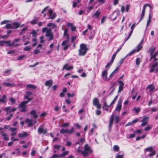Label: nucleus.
I'll use <instances>...</instances> for the list:
<instances>
[{
  "label": "nucleus",
  "instance_id": "nucleus-1",
  "mask_svg": "<svg viewBox=\"0 0 158 158\" xmlns=\"http://www.w3.org/2000/svg\"><path fill=\"white\" fill-rule=\"evenodd\" d=\"M80 146L78 147V149H77L78 152H81L83 156H85L88 155L91 153L93 152V150L90 148L89 145L87 144H85L84 147V150L81 151L79 149Z\"/></svg>",
  "mask_w": 158,
  "mask_h": 158
},
{
  "label": "nucleus",
  "instance_id": "nucleus-2",
  "mask_svg": "<svg viewBox=\"0 0 158 158\" xmlns=\"http://www.w3.org/2000/svg\"><path fill=\"white\" fill-rule=\"evenodd\" d=\"M42 32L43 33H46V36L49 37V40H51L53 38V35L52 32L51 28H48L47 27H44L42 29Z\"/></svg>",
  "mask_w": 158,
  "mask_h": 158
},
{
  "label": "nucleus",
  "instance_id": "nucleus-3",
  "mask_svg": "<svg viewBox=\"0 0 158 158\" xmlns=\"http://www.w3.org/2000/svg\"><path fill=\"white\" fill-rule=\"evenodd\" d=\"M88 48L86 44H82L80 45V48L79 50L78 55L80 56H84L86 54Z\"/></svg>",
  "mask_w": 158,
  "mask_h": 158
},
{
  "label": "nucleus",
  "instance_id": "nucleus-4",
  "mask_svg": "<svg viewBox=\"0 0 158 158\" xmlns=\"http://www.w3.org/2000/svg\"><path fill=\"white\" fill-rule=\"evenodd\" d=\"M119 117L117 115L114 114H112L111 116L109 122V127L110 128L112 125L114 120L115 123H118L119 121Z\"/></svg>",
  "mask_w": 158,
  "mask_h": 158
},
{
  "label": "nucleus",
  "instance_id": "nucleus-5",
  "mask_svg": "<svg viewBox=\"0 0 158 158\" xmlns=\"http://www.w3.org/2000/svg\"><path fill=\"white\" fill-rule=\"evenodd\" d=\"M74 129L73 127H72L70 130L67 129H61L60 131V132L61 134L68 133L71 134L74 133Z\"/></svg>",
  "mask_w": 158,
  "mask_h": 158
},
{
  "label": "nucleus",
  "instance_id": "nucleus-6",
  "mask_svg": "<svg viewBox=\"0 0 158 158\" xmlns=\"http://www.w3.org/2000/svg\"><path fill=\"white\" fill-rule=\"evenodd\" d=\"M48 15L49 16V18L48 19H54L56 17V14L54 13L51 9H49L48 10Z\"/></svg>",
  "mask_w": 158,
  "mask_h": 158
},
{
  "label": "nucleus",
  "instance_id": "nucleus-7",
  "mask_svg": "<svg viewBox=\"0 0 158 158\" xmlns=\"http://www.w3.org/2000/svg\"><path fill=\"white\" fill-rule=\"evenodd\" d=\"M156 49V47H152L150 48L149 50V52L151 56L150 61H151L153 57H156V52L154 53V52Z\"/></svg>",
  "mask_w": 158,
  "mask_h": 158
},
{
  "label": "nucleus",
  "instance_id": "nucleus-8",
  "mask_svg": "<svg viewBox=\"0 0 158 158\" xmlns=\"http://www.w3.org/2000/svg\"><path fill=\"white\" fill-rule=\"evenodd\" d=\"M69 39H67L66 40L64 41L62 43L61 45L64 46L63 49L64 50H65L67 49L70 46L69 43Z\"/></svg>",
  "mask_w": 158,
  "mask_h": 158
},
{
  "label": "nucleus",
  "instance_id": "nucleus-9",
  "mask_svg": "<svg viewBox=\"0 0 158 158\" xmlns=\"http://www.w3.org/2000/svg\"><path fill=\"white\" fill-rule=\"evenodd\" d=\"M93 104L96 107L97 109H99L101 107V105L99 103V100L96 98H94L93 99Z\"/></svg>",
  "mask_w": 158,
  "mask_h": 158
},
{
  "label": "nucleus",
  "instance_id": "nucleus-10",
  "mask_svg": "<svg viewBox=\"0 0 158 158\" xmlns=\"http://www.w3.org/2000/svg\"><path fill=\"white\" fill-rule=\"evenodd\" d=\"M122 100L121 98L119 99L116 106L115 109V110L119 112L122 108Z\"/></svg>",
  "mask_w": 158,
  "mask_h": 158
},
{
  "label": "nucleus",
  "instance_id": "nucleus-11",
  "mask_svg": "<svg viewBox=\"0 0 158 158\" xmlns=\"http://www.w3.org/2000/svg\"><path fill=\"white\" fill-rule=\"evenodd\" d=\"M38 132L39 134H45L47 133V131L46 129L44 128V126L42 125L40 126L38 128Z\"/></svg>",
  "mask_w": 158,
  "mask_h": 158
},
{
  "label": "nucleus",
  "instance_id": "nucleus-12",
  "mask_svg": "<svg viewBox=\"0 0 158 158\" xmlns=\"http://www.w3.org/2000/svg\"><path fill=\"white\" fill-rule=\"evenodd\" d=\"M107 73L108 72L107 70L104 71L102 73V79L105 81H108L110 80V78L107 77Z\"/></svg>",
  "mask_w": 158,
  "mask_h": 158
},
{
  "label": "nucleus",
  "instance_id": "nucleus-13",
  "mask_svg": "<svg viewBox=\"0 0 158 158\" xmlns=\"http://www.w3.org/2000/svg\"><path fill=\"white\" fill-rule=\"evenodd\" d=\"M26 95L24 96L25 99H27L28 102H30L33 99V98H29V96L32 94V93L30 91H27L26 92Z\"/></svg>",
  "mask_w": 158,
  "mask_h": 158
},
{
  "label": "nucleus",
  "instance_id": "nucleus-14",
  "mask_svg": "<svg viewBox=\"0 0 158 158\" xmlns=\"http://www.w3.org/2000/svg\"><path fill=\"white\" fill-rule=\"evenodd\" d=\"M25 122L27 123V126L28 127H31L33 125L32 120L28 118H26L25 121Z\"/></svg>",
  "mask_w": 158,
  "mask_h": 158
},
{
  "label": "nucleus",
  "instance_id": "nucleus-15",
  "mask_svg": "<svg viewBox=\"0 0 158 158\" xmlns=\"http://www.w3.org/2000/svg\"><path fill=\"white\" fill-rule=\"evenodd\" d=\"M52 84L53 81L51 79L47 81L45 83V85L48 87V89L52 86Z\"/></svg>",
  "mask_w": 158,
  "mask_h": 158
},
{
  "label": "nucleus",
  "instance_id": "nucleus-16",
  "mask_svg": "<svg viewBox=\"0 0 158 158\" xmlns=\"http://www.w3.org/2000/svg\"><path fill=\"white\" fill-rule=\"evenodd\" d=\"M73 67L72 66H69L68 64H65L64 65L63 68V70L66 69L68 70L72 69Z\"/></svg>",
  "mask_w": 158,
  "mask_h": 158
},
{
  "label": "nucleus",
  "instance_id": "nucleus-17",
  "mask_svg": "<svg viewBox=\"0 0 158 158\" xmlns=\"http://www.w3.org/2000/svg\"><path fill=\"white\" fill-rule=\"evenodd\" d=\"M28 136V134L26 132H23L22 133H19L18 135V136L20 138L27 137Z\"/></svg>",
  "mask_w": 158,
  "mask_h": 158
},
{
  "label": "nucleus",
  "instance_id": "nucleus-18",
  "mask_svg": "<svg viewBox=\"0 0 158 158\" xmlns=\"http://www.w3.org/2000/svg\"><path fill=\"white\" fill-rule=\"evenodd\" d=\"M158 63L156 62L153 64L150 70V73H152L155 70L156 67L158 65Z\"/></svg>",
  "mask_w": 158,
  "mask_h": 158
},
{
  "label": "nucleus",
  "instance_id": "nucleus-19",
  "mask_svg": "<svg viewBox=\"0 0 158 158\" xmlns=\"http://www.w3.org/2000/svg\"><path fill=\"white\" fill-rule=\"evenodd\" d=\"M155 87L153 84H150L148 85L146 88V89H148L150 92H152L154 89Z\"/></svg>",
  "mask_w": 158,
  "mask_h": 158
},
{
  "label": "nucleus",
  "instance_id": "nucleus-20",
  "mask_svg": "<svg viewBox=\"0 0 158 158\" xmlns=\"http://www.w3.org/2000/svg\"><path fill=\"white\" fill-rule=\"evenodd\" d=\"M20 23H19L14 22L12 23V27L13 29H15L20 27Z\"/></svg>",
  "mask_w": 158,
  "mask_h": 158
},
{
  "label": "nucleus",
  "instance_id": "nucleus-21",
  "mask_svg": "<svg viewBox=\"0 0 158 158\" xmlns=\"http://www.w3.org/2000/svg\"><path fill=\"white\" fill-rule=\"evenodd\" d=\"M135 23L131 26V31L130 32V33H129L128 37H127V39L126 40V41H127L129 38L131 36V34L133 32V29L135 27Z\"/></svg>",
  "mask_w": 158,
  "mask_h": 158
},
{
  "label": "nucleus",
  "instance_id": "nucleus-22",
  "mask_svg": "<svg viewBox=\"0 0 158 158\" xmlns=\"http://www.w3.org/2000/svg\"><path fill=\"white\" fill-rule=\"evenodd\" d=\"M4 109L5 110L8 112H14L16 110V108H13L11 109L10 107L8 106L6 107Z\"/></svg>",
  "mask_w": 158,
  "mask_h": 158
},
{
  "label": "nucleus",
  "instance_id": "nucleus-23",
  "mask_svg": "<svg viewBox=\"0 0 158 158\" xmlns=\"http://www.w3.org/2000/svg\"><path fill=\"white\" fill-rule=\"evenodd\" d=\"M28 101H24L22 102L19 105V108H23V107H26V105L27 104L28 102Z\"/></svg>",
  "mask_w": 158,
  "mask_h": 158
},
{
  "label": "nucleus",
  "instance_id": "nucleus-24",
  "mask_svg": "<svg viewBox=\"0 0 158 158\" xmlns=\"http://www.w3.org/2000/svg\"><path fill=\"white\" fill-rule=\"evenodd\" d=\"M119 85V91H121L123 89V87L124 85V83L121 81H118Z\"/></svg>",
  "mask_w": 158,
  "mask_h": 158
},
{
  "label": "nucleus",
  "instance_id": "nucleus-25",
  "mask_svg": "<svg viewBox=\"0 0 158 158\" xmlns=\"http://www.w3.org/2000/svg\"><path fill=\"white\" fill-rule=\"evenodd\" d=\"M2 136L3 137V139L5 140H8L9 139V137H8V135L6 133H4L3 131L1 132Z\"/></svg>",
  "mask_w": 158,
  "mask_h": 158
},
{
  "label": "nucleus",
  "instance_id": "nucleus-26",
  "mask_svg": "<svg viewBox=\"0 0 158 158\" xmlns=\"http://www.w3.org/2000/svg\"><path fill=\"white\" fill-rule=\"evenodd\" d=\"M101 12L100 10H97L94 14L92 15V17H95L96 18H98L99 15H100Z\"/></svg>",
  "mask_w": 158,
  "mask_h": 158
},
{
  "label": "nucleus",
  "instance_id": "nucleus-27",
  "mask_svg": "<svg viewBox=\"0 0 158 158\" xmlns=\"http://www.w3.org/2000/svg\"><path fill=\"white\" fill-rule=\"evenodd\" d=\"M30 114L33 115V117L34 118H37L38 116L36 114V111L34 110H32L30 112Z\"/></svg>",
  "mask_w": 158,
  "mask_h": 158
},
{
  "label": "nucleus",
  "instance_id": "nucleus-28",
  "mask_svg": "<svg viewBox=\"0 0 158 158\" xmlns=\"http://www.w3.org/2000/svg\"><path fill=\"white\" fill-rule=\"evenodd\" d=\"M6 96L5 95H3L2 96V98L0 99V102H2L3 103H6Z\"/></svg>",
  "mask_w": 158,
  "mask_h": 158
},
{
  "label": "nucleus",
  "instance_id": "nucleus-29",
  "mask_svg": "<svg viewBox=\"0 0 158 158\" xmlns=\"http://www.w3.org/2000/svg\"><path fill=\"white\" fill-rule=\"evenodd\" d=\"M118 67H117L116 69L114 70L110 75L109 77L110 78L113 77L114 75L116 72L118 71Z\"/></svg>",
  "mask_w": 158,
  "mask_h": 158
},
{
  "label": "nucleus",
  "instance_id": "nucleus-30",
  "mask_svg": "<svg viewBox=\"0 0 158 158\" xmlns=\"http://www.w3.org/2000/svg\"><path fill=\"white\" fill-rule=\"evenodd\" d=\"M47 26L49 27H52V29L56 27V25L54 23H49L47 24Z\"/></svg>",
  "mask_w": 158,
  "mask_h": 158
},
{
  "label": "nucleus",
  "instance_id": "nucleus-31",
  "mask_svg": "<svg viewBox=\"0 0 158 158\" xmlns=\"http://www.w3.org/2000/svg\"><path fill=\"white\" fill-rule=\"evenodd\" d=\"M26 87L27 88H32V89H35L37 88V87L36 86L31 84L27 85Z\"/></svg>",
  "mask_w": 158,
  "mask_h": 158
},
{
  "label": "nucleus",
  "instance_id": "nucleus-32",
  "mask_svg": "<svg viewBox=\"0 0 158 158\" xmlns=\"http://www.w3.org/2000/svg\"><path fill=\"white\" fill-rule=\"evenodd\" d=\"M68 30L67 29H65L64 31V36H66L67 39H69V35L67 33Z\"/></svg>",
  "mask_w": 158,
  "mask_h": 158
},
{
  "label": "nucleus",
  "instance_id": "nucleus-33",
  "mask_svg": "<svg viewBox=\"0 0 158 158\" xmlns=\"http://www.w3.org/2000/svg\"><path fill=\"white\" fill-rule=\"evenodd\" d=\"M151 19L152 17L151 16V14H150L149 15L148 19L147 21V26H148L149 25L151 21Z\"/></svg>",
  "mask_w": 158,
  "mask_h": 158
},
{
  "label": "nucleus",
  "instance_id": "nucleus-34",
  "mask_svg": "<svg viewBox=\"0 0 158 158\" xmlns=\"http://www.w3.org/2000/svg\"><path fill=\"white\" fill-rule=\"evenodd\" d=\"M30 34H32V36L33 37H36L37 35V33L35 30H32Z\"/></svg>",
  "mask_w": 158,
  "mask_h": 158
},
{
  "label": "nucleus",
  "instance_id": "nucleus-35",
  "mask_svg": "<svg viewBox=\"0 0 158 158\" xmlns=\"http://www.w3.org/2000/svg\"><path fill=\"white\" fill-rule=\"evenodd\" d=\"M60 147L61 145L58 144L55 145L53 147L54 149H56L57 150H58L60 148Z\"/></svg>",
  "mask_w": 158,
  "mask_h": 158
},
{
  "label": "nucleus",
  "instance_id": "nucleus-36",
  "mask_svg": "<svg viewBox=\"0 0 158 158\" xmlns=\"http://www.w3.org/2000/svg\"><path fill=\"white\" fill-rule=\"evenodd\" d=\"M153 148L152 147H151L146 148L145 149V151L146 152H152L153 151Z\"/></svg>",
  "mask_w": 158,
  "mask_h": 158
},
{
  "label": "nucleus",
  "instance_id": "nucleus-37",
  "mask_svg": "<svg viewBox=\"0 0 158 158\" xmlns=\"http://www.w3.org/2000/svg\"><path fill=\"white\" fill-rule=\"evenodd\" d=\"M5 27L7 29H13L12 24H7L6 25Z\"/></svg>",
  "mask_w": 158,
  "mask_h": 158
},
{
  "label": "nucleus",
  "instance_id": "nucleus-38",
  "mask_svg": "<svg viewBox=\"0 0 158 158\" xmlns=\"http://www.w3.org/2000/svg\"><path fill=\"white\" fill-rule=\"evenodd\" d=\"M103 106H106V107H110V105H108L107 104L106 101L105 99H104L103 100Z\"/></svg>",
  "mask_w": 158,
  "mask_h": 158
},
{
  "label": "nucleus",
  "instance_id": "nucleus-39",
  "mask_svg": "<svg viewBox=\"0 0 158 158\" xmlns=\"http://www.w3.org/2000/svg\"><path fill=\"white\" fill-rule=\"evenodd\" d=\"M69 125V123H65L61 125L60 126L61 127H67Z\"/></svg>",
  "mask_w": 158,
  "mask_h": 158
},
{
  "label": "nucleus",
  "instance_id": "nucleus-40",
  "mask_svg": "<svg viewBox=\"0 0 158 158\" xmlns=\"http://www.w3.org/2000/svg\"><path fill=\"white\" fill-rule=\"evenodd\" d=\"M152 128V126L148 125L147 127H145L144 130L145 131H148L150 130Z\"/></svg>",
  "mask_w": 158,
  "mask_h": 158
},
{
  "label": "nucleus",
  "instance_id": "nucleus-41",
  "mask_svg": "<svg viewBox=\"0 0 158 158\" xmlns=\"http://www.w3.org/2000/svg\"><path fill=\"white\" fill-rule=\"evenodd\" d=\"M140 63V59L138 57L136 59L135 63L136 65H138Z\"/></svg>",
  "mask_w": 158,
  "mask_h": 158
},
{
  "label": "nucleus",
  "instance_id": "nucleus-42",
  "mask_svg": "<svg viewBox=\"0 0 158 158\" xmlns=\"http://www.w3.org/2000/svg\"><path fill=\"white\" fill-rule=\"evenodd\" d=\"M118 96H116L114 98L113 100L112 101L111 103L110 104V106L111 105L114 104L115 103V102H116V100L118 98Z\"/></svg>",
  "mask_w": 158,
  "mask_h": 158
},
{
  "label": "nucleus",
  "instance_id": "nucleus-43",
  "mask_svg": "<svg viewBox=\"0 0 158 158\" xmlns=\"http://www.w3.org/2000/svg\"><path fill=\"white\" fill-rule=\"evenodd\" d=\"M53 157H55V158H58L62 157V156L61 154L57 155L56 154H54L53 155Z\"/></svg>",
  "mask_w": 158,
  "mask_h": 158
},
{
  "label": "nucleus",
  "instance_id": "nucleus-44",
  "mask_svg": "<svg viewBox=\"0 0 158 158\" xmlns=\"http://www.w3.org/2000/svg\"><path fill=\"white\" fill-rule=\"evenodd\" d=\"M67 95L69 97H73L75 96V94L74 92L72 94L69 93H68L67 94Z\"/></svg>",
  "mask_w": 158,
  "mask_h": 158
},
{
  "label": "nucleus",
  "instance_id": "nucleus-45",
  "mask_svg": "<svg viewBox=\"0 0 158 158\" xmlns=\"http://www.w3.org/2000/svg\"><path fill=\"white\" fill-rule=\"evenodd\" d=\"M4 84L6 86H14V84H10L9 83H7V82H5L4 83Z\"/></svg>",
  "mask_w": 158,
  "mask_h": 158
},
{
  "label": "nucleus",
  "instance_id": "nucleus-46",
  "mask_svg": "<svg viewBox=\"0 0 158 158\" xmlns=\"http://www.w3.org/2000/svg\"><path fill=\"white\" fill-rule=\"evenodd\" d=\"M31 49L30 47L28 46H26L24 48V50L25 51H29Z\"/></svg>",
  "mask_w": 158,
  "mask_h": 158
},
{
  "label": "nucleus",
  "instance_id": "nucleus-47",
  "mask_svg": "<svg viewBox=\"0 0 158 158\" xmlns=\"http://www.w3.org/2000/svg\"><path fill=\"white\" fill-rule=\"evenodd\" d=\"M37 22H38L37 19L33 20H32L31 22L30 23L31 24L34 25V24H36Z\"/></svg>",
  "mask_w": 158,
  "mask_h": 158
},
{
  "label": "nucleus",
  "instance_id": "nucleus-48",
  "mask_svg": "<svg viewBox=\"0 0 158 158\" xmlns=\"http://www.w3.org/2000/svg\"><path fill=\"white\" fill-rule=\"evenodd\" d=\"M69 153V151H66L61 154L62 157H63L68 155Z\"/></svg>",
  "mask_w": 158,
  "mask_h": 158
},
{
  "label": "nucleus",
  "instance_id": "nucleus-49",
  "mask_svg": "<svg viewBox=\"0 0 158 158\" xmlns=\"http://www.w3.org/2000/svg\"><path fill=\"white\" fill-rule=\"evenodd\" d=\"M149 118V117H145L144 118H143L141 122H147V121L148 119Z\"/></svg>",
  "mask_w": 158,
  "mask_h": 158
},
{
  "label": "nucleus",
  "instance_id": "nucleus-50",
  "mask_svg": "<svg viewBox=\"0 0 158 158\" xmlns=\"http://www.w3.org/2000/svg\"><path fill=\"white\" fill-rule=\"evenodd\" d=\"M144 14H145L144 12H143V11L142 12V13H141V15L139 21H140L143 19V18L144 17Z\"/></svg>",
  "mask_w": 158,
  "mask_h": 158
},
{
  "label": "nucleus",
  "instance_id": "nucleus-51",
  "mask_svg": "<svg viewBox=\"0 0 158 158\" xmlns=\"http://www.w3.org/2000/svg\"><path fill=\"white\" fill-rule=\"evenodd\" d=\"M10 100L13 104L15 103V100L13 98H10Z\"/></svg>",
  "mask_w": 158,
  "mask_h": 158
},
{
  "label": "nucleus",
  "instance_id": "nucleus-52",
  "mask_svg": "<svg viewBox=\"0 0 158 158\" xmlns=\"http://www.w3.org/2000/svg\"><path fill=\"white\" fill-rule=\"evenodd\" d=\"M130 6L129 4H127L126 5L125 9V11L126 12H128V11Z\"/></svg>",
  "mask_w": 158,
  "mask_h": 158
},
{
  "label": "nucleus",
  "instance_id": "nucleus-53",
  "mask_svg": "<svg viewBox=\"0 0 158 158\" xmlns=\"http://www.w3.org/2000/svg\"><path fill=\"white\" fill-rule=\"evenodd\" d=\"M44 36L43 35H42L40 37V42L41 43H43L44 42V40H43Z\"/></svg>",
  "mask_w": 158,
  "mask_h": 158
},
{
  "label": "nucleus",
  "instance_id": "nucleus-54",
  "mask_svg": "<svg viewBox=\"0 0 158 158\" xmlns=\"http://www.w3.org/2000/svg\"><path fill=\"white\" fill-rule=\"evenodd\" d=\"M9 41V42L7 43V45H6L7 46H14V42H13L12 43H10V41Z\"/></svg>",
  "mask_w": 158,
  "mask_h": 158
},
{
  "label": "nucleus",
  "instance_id": "nucleus-55",
  "mask_svg": "<svg viewBox=\"0 0 158 158\" xmlns=\"http://www.w3.org/2000/svg\"><path fill=\"white\" fill-rule=\"evenodd\" d=\"M25 57V55H22L21 56H19L17 58V60H21Z\"/></svg>",
  "mask_w": 158,
  "mask_h": 158
},
{
  "label": "nucleus",
  "instance_id": "nucleus-56",
  "mask_svg": "<svg viewBox=\"0 0 158 158\" xmlns=\"http://www.w3.org/2000/svg\"><path fill=\"white\" fill-rule=\"evenodd\" d=\"M113 63V62H111V61L110 60V61L106 65V68H107L108 67H109Z\"/></svg>",
  "mask_w": 158,
  "mask_h": 158
},
{
  "label": "nucleus",
  "instance_id": "nucleus-57",
  "mask_svg": "<svg viewBox=\"0 0 158 158\" xmlns=\"http://www.w3.org/2000/svg\"><path fill=\"white\" fill-rule=\"evenodd\" d=\"M156 153V152L155 151H154V150L152 151V152L150 153L149 154V156H154V155H155V154Z\"/></svg>",
  "mask_w": 158,
  "mask_h": 158
},
{
  "label": "nucleus",
  "instance_id": "nucleus-58",
  "mask_svg": "<svg viewBox=\"0 0 158 158\" xmlns=\"http://www.w3.org/2000/svg\"><path fill=\"white\" fill-rule=\"evenodd\" d=\"M136 51V49H134L132 51H131L127 55V56H130L131 55V54H132L133 53L135 52Z\"/></svg>",
  "mask_w": 158,
  "mask_h": 158
},
{
  "label": "nucleus",
  "instance_id": "nucleus-59",
  "mask_svg": "<svg viewBox=\"0 0 158 158\" xmlns=\"http://www.w3.org/2000/svg\"><path fill=\"white\" fill-rule=\"evenodd\" d=\"M133 110H135V113H138L140 110V108H136L135 107L133 109Z\"/></svg>",
  "mask_w": 158,
  "mask_h": 158
},
{
  "label": "nucleus",
  "instance_id": "nucleus-60",
  "mask_svg": "<svg viewBox=\"0 0 158 158\" xmlns=\"http://www.w3.org/2000/svg\"><path fill=\"white\" fill-rule=\"evenodd\" d=\"M142 48V46L138 45L137 47V49H136V52H138Z\"/></svg>",
  "mask_w": 158,
  "mask_h": 158
},
{
  "label": "nucleus",
  "instance_id": "nucleus-61",
  "mask_svg": "<svg viewBox=\"0 0 158 158\" xmlns=\"http://www.w3.org/2000/svg\"><path fill=\"white\" fill-rule=\"evenodd\" d=\"M116 54L115 53H114L113 55L112 56V59H111L110 60L111 61V62H113L114 61V60L115 57V56H116Z\"/></svg>",
  "mask_w": 158,
  "mask_h": 158
},
{
  "label": "nucleus",
  "instance_id": "nucleus-62",
  "mask_svg": "<svg viewBox=\"0 0 158 158\" xmlns=\"http://www.w3.org/2000/svg\"><path fill=\"white\" fill-rule=\"evenodd\" d=\"M114 149L116 151H117L119 150V148L118 146L117 145H114L113 147Z\"/></svg>",
  "mask_w": 158,
  "mask_h": 158
},
{
  "label": "nucleus",
  "instance_id": "nucleus-63",
  "mask_svg": "<svg viewBox=\"0 0 158 158\" xmlns=\"http://www.w3.org/2000/svg\"><path fill=\"white\" fill-rule=\"evenodd\" d=\"M40 52V51L38 49H35L34 50V53L35 54H38Z\"/></svg>",
  "mask_w": 158,
  "mask_h": 158
},
{
  "label": "nucleus",
  "instance_id": "nucleus-64",
  "mask_svg": "<svg viewBox=\"0 0 158 158\" xmlns=\"http://www.w3.org/2000/svg\"><path fill=\"white\" fill-rule=\"evenodd\" d=\"M13 114H10L9 116L6 118V120L7 121H9L10 119V118L13 117Z\"/></svg>",
  "mask_w": 158,
  "mask_h": 158
}]
</instances>
